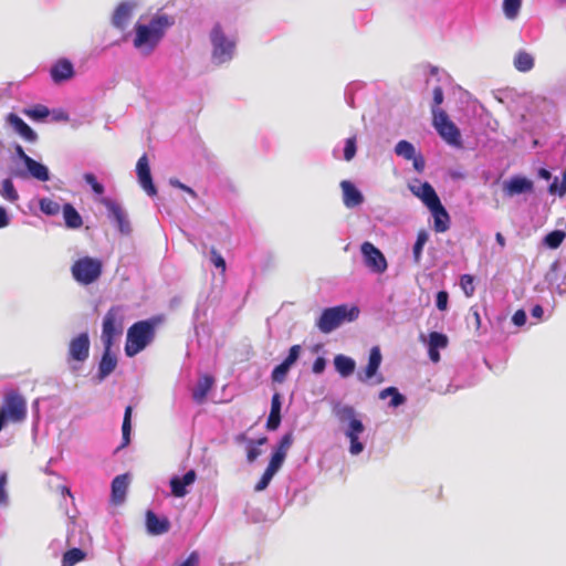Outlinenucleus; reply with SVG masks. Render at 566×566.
I'll list each match as a JSON object with an SVG mask.
<instances>
[{
	"mask_svg": "<svg viewBox=\"0 0 566 566\" xmlns=\"http://www.w3.org/2000/svg\"><path fill=\"white\" fill-rule=\"evenodd\" d=\"M128 488V475H117L112 482V500L114 503L119 504L125 500L126 491Z\"/></svg>",
	"mask_w": 566,
	"mask_h": 566,
	"instance_id": "29",
	"label": "nucleus"
},
{
	"mask_svg": "<svg viewBox=\"0 0 566 566\" xmlns=\"http://www.w3.org/2000/svg\"><path fill=\"white\" fill-rule=\"evenodd\" d=\"M285 458L281 453L273 452L266 470L275 474L281 469Z\"/></svg>",
	"mask_w": 566,
	"mask_h": 566,
	"instance_id": "47",
	"label": "nucleus"
},
{
	"mask_svg": "<svg viewBox=\"0 0 566 566\" xmlns=\"http://www.w3.org/2000/svg\"><path fill=\"white\" fill-rule=\"evenodd\" d=\"M63 217L67 228L78 229L83 224V220L77 210L71 205L65 203L63 206Z\"/></svg>",
	"mask_w": 566,
	"mask_h": 566,
	"instance_id": "31",
	"label": "nucleus"
},
{
	"mask_svg": "<svg viewBox=\"0 0 566 566\" xmlns=\"http://www.w3.org/2000/svg\"><path fill=\"white\" fill-rule=\"evenodd\" d=\"M39 206L40 210L48 216H55L61 210L60 205L56 201L49 198L41 199Z\"/></svg>",
	"mask_w": 566,
	"mask_h": 566,
	"instance_id": "41",
	"label": "nucleus"
},
{
	"mask_svg": "<svg viewBox=\"0 0 566 566\" xmlns=\"http://www.w3.org/2000/svg\"><path fill=\"white\" fill-rule=\"evenodd\" d=\"M334 366L337 373L346 378L355 371L356 363L353 358L339 354L334 358Z\"/></svg>",
	"mask_w": 566,
	"mask_h": 566,
	"instance_id": "30",
	"label": "nucleus"
},
{
	"mask_svg": "<svg viewBox=\"0 0 566 566\" xmlns=\"http://www.w3.org/2000/svg\"><path fill=\"white\" fill-rule=\"evenodd\" d=\"M333 411L342 423L348 422L345 436H359L364 432L365 427L361 420L357 418L354 407L336 405Z\"/></svg>",
	"mask_w": 566,
	"mask_h": 566,
	"instance_id": "10",
	"label": "nucleus"
},
{
	"mask_svg": "<svg viewBox=\"0 0 566 566\" xmlns=\"http://www.w3.org/2000/svg\"><path fill=\"white\" fill-rule=\"evenodd\" d=\"M411 160H413V167L417 171H422L423 168H424V160H423V157L421 155H415V158H412Z\"/></svg>",
	"mask_w": 566,
	"mask_h": 566,
	"instance_id": "62",
	"label": "nucleus"
},
{
	"mask_svg": "<svg viewBox=\"0 0 566 566\" xmlns=\"http://www.w3.org/2000/svg\"><path fill=\"white\" fill-rule=\"evenodd\" d=\"M124 314L123 307L119 305L112 306L103 318L102 326V342L104 347H112L117 337L123 334L124 331Z\"/></svg>",
	"mask_w": 566,
	"mask_h": 566,
	"instance_id": "7",
	"label": "nucleus"
},
{
	"mask_svg": "<svg viewBox=\"0 0 566 566\" xmlns=\"http://www.w3.org/2000/svg\"><path fill=\"white\" fill-rule=\"evenodd\" d=\"M395 153L407 160H411L415 158L416 149L413 145L408 140H400L395 147Z\"/></svg>",
	"mask_w": 566,
	"mask_h": 566,
	"instance_id": "39",
	"label": "nucleus"
},
{
	"mask_svg": "<svg viewBox=\"0 0 566 566\" xmlns=\"http://www.w3.org/2000/svg\"><path fill=\"white\" fill-rule=\"evenodd\" d=\"M428 339V355L431 361H440L439 349H444L449 345V338L446 334L439 332L429 333Z\"/></svg>",
	"mask_w": 566,
	"mask_h": 566,
	"instance_id": "16",
	"label": "nucleus"
},
{
	"mask_svg": "<svg viewBox=\"0 0 566 566\" xmlns=\"http://www.w3.org/2000/svg\"><path fill=\"white\" fill-rule=\"evenodd\" d=\"M210 261L216 268L220 269L222 273L226 272V261L216 248L210 249Z\"/></svg>",
	"mask_w": 566,
	"mask_h": 566,
	"instance_id": "49",
	"label": "nucleus"
},
{
	"mask_svg": "<svg viewBox=\"0 0 566 566\" xmlns=\"http://www.w3.org/2000/svg\"><path fill=\"white\" fill-rule=\"evenodd\" d=\"M136 172L142 188L149 195L156 196L157 189L153 182L148 157L144 154L137 161Z\"/></svg>",
	"mask_w": 566,
	"mask_h": 566,
	"instance_id": "13",
	"label": "nucleus"
},
{
	"mask_svg": "<svg viewBox=\"0 0 566 566\" xmlns=\"http://www.w3.org/2000/svg\"><path fill=\"white\" fill-rule=\"evenodd\" d=\"M210 41L212 44L211 57L214 63L223 64L233 59L235 51V40L229 39L221 24L218 22L210 32Z\"/></svg>",
	"mask_w": 566,
	"mask_h": 566,
	"instance_id": "4",
	"label": "nucleus"
},
{
	"mask_svg": "<svg viewBox=\"0 0 566 566\" xmlns=\"http://www.w3.org/2000/svg\"><path fill=\"white\" fill-rule=\"evenodd\" d=\"M197 474L195 470H189L182 478L172 476L170 479L171 494L176 497H184L188 494L187 486L196 481Z\"/></svg>",
	"mask_w": 566,
	"mask_h": 566,
	"instance_id": "17",
	"label": "nucleus"
},
{
	"mask_svg": "<svg viewBox=\"0 0 566 566\" xmlns=\"http://www.w3.org/2000/svg\"><path fill=\"white\" fill-rule=\"evenodd\" d=\"M0 195L3 199L15 202L19 199V193L14 188L11 179L7 178L0 182Z\"/></svg>",
	"mask_w": 566,
	"mask_h": 566,
	"instance_id": "35",
	"label": "nucleus"
},
{
	"mask_svg": "<svg viewBox=\"0 0 566 566\" xmlns=\"http://www.w3.org/2000/svg\"><path fill=\"white\" fill-rule=\"evenodd\" d=\"M132 406H127L124 412V419L122 424V444L120 448H125L130 442V431H132Z\"/></svg>",
	"mask_w": 566,
	"mask_h": 566,
	"instance_id": "33",
	"label": "nucleus"
},
{
	"mask_svg": "<svg viewBox=\"0 0 566 566\" xmlns=\"http://www.w3.org/2000/svg\"><path fill=\"white\" fill-rule=\"evenodd\" d=\"M432 125L439 136L449 145L461 148L462 139L460 129L449 118L448 114L441 109L432 107Z\"/></svg>",
	"mask_w": 566,
	"mask_h": 566,
	"instance_id": "6",
	"label": "nucleus"
},
{
	"mask_svg": "<svg viewBox=\"0 0 566 566\" xmlns=\"http://www.w3.org/2000/svg\"><path fill=\"white\" fill-rule=\"evenodd\" d=\"M90 337L87 333H81L73 337L67 347L69 363H84L90 355Z\"/></svg>",
	"mask_w": 566,
	"mask_h": 566,
	"instance_id": "11",
	"label": "nucleus"
},
{
	"mask_svg": "<svg viewBox=\"0 0 566 566\" xmlns=\"http://www.w3.org/2000/svg\"><path fill=\"white\" fill-rule=\"evenodd\" d=\"M467 323L468 325H472L475 331L480 329L481 326V317L480 313L475 307H471L469 315L467 316Z\"/></svg>",
	"mask_w": 566,
	"mask_h": 566,
	"instance_id": "50",
	"label": "nucleus"
},
{
	"mask_svg": "<svg viewBox=\"0 0 566 566\" xmlns=\"http://www.w3.org/2000/svg\"><path fill=\"white\" fill-rule=\"evenodd\" d=\"M133 9L134 4L130 2L124 1L119 3L112 17L113 25L119 30H124L132 19Z\"/></svg>",
	"mask_w": 566,
	"mask_h": 566,
	"instance_id": "19",
	"label": "nucleus"
},
{
	"mask_svg": "<svg viewBox=\"0 0 566 566\" xmlns=\"http://www.w3.org/2000/svg\"><path fill=\"white\" fill-rule=\"evenodd\" d=\"M326 367V360L323 357H317L313 364L312 370L314 374H322Z\"/></svg>",
	"mask_w": 566,
	"mask_h": 566,
	"instance_id": "57",
	"label": "nucleus"
},
{
	"mask_svg": "<svg viewBox=\"0 0 566 566\" xmlns=\"http://www.w3.org/2000/svg\"><path fill=\"white\" fill-rule=\"evenodd\" d=\"M50 75L55 84L70 81L75 75L74 65L69 59L61 57L51 66Z\"/></svg>",
	"mask_w": 566,
	"mask_h": 566,
	"instance_id": "14",
	"label": "nucleus"
},
{
	"mask_svg": "<svg viewBox=\"0 0 566 566\" xmlns=\"http://www.w3.org/2000/svg\"><path fill=\"white\" fill-rule=\"evenodd\" d=\"M8 483V475L6 472L0 473V505H6L8 503V494L6 491V486Z\"/></svg>",
	"mask_w": 566,
	"mask_h": 566,
	"instance_id": "54",
	"label": "nucleus"
},
{
	"mask_svg": "<svg viewBox=\"0 0 566 566\" xmlns=\"http://www.w3.org/2000/svg\"><path fill=\"white\" fill-rule=\"evenodd\" d=\"M460 286L465 296L471 297L475 292L474 277L471 274H463L460 277Z\"/></svg>",
	"mask_w": 566,
	"mask_h": 566,
	"instance_id": "42",
	"label": "nucleus"
},
{
	"mask_svg": "<svg viewBox=\"0 0 566 566\" xmlns=\"http://www.w3.org/2000/svg\"><path fill=\"white\" fill-rule=\"evenodd\" d=\"M521 6L522 0H503L504 15L510 20H514L520 13Z\"/></svg>",
	"mask_w": 566,
	"mask_h": 566,
	"instance_id": "40",
	"label": "nucleus"
},
{
	"mask_svg": "<svg viewBox=\"0 0 566 566\" xmlns=\"http://www.w3.org/2000/svg\"><path fill=\"white\" fill-rule=\"evenodd\" d=\"M111 350L112 347H104V353L98 364L99 379L106 378L115 370L117 366V358L111 353Z\"/></svg>",
	"mask_w": 566,
	"mask_h": 566,
	"instance_id": "25",
	"label": "nucleus"
},
{
	"mask_svg": "<svg viewBox=\"0 0 566 566\" xmlns=\"http://www.w3.org/2000/svg\"><path fill=\"white\" fill-rule=\"evenodd\" d=\"M349 439V452L353 455L359 454L364 450V444L359 441V436H346Z\"/></svg>",
	"mask_w": 566,
	"mask_h": 566,
	"instance_id": "53",
	"label": "nucleus"
},
{
	"mask_svg": "<svg viewBox=\"0 0 566 566\" xmlns=\"http://www.w3.org/2000/svg\"><path fill=\"white\" fill-rule=\"evenodd\" d=\"M102 261L91 256L80 258L71 268L74 280L83 285H88L97 281L102 275Z\"/></svg>",
	"mask_w": 566,
	"mask_h": 566,
	"instance_id": "8",
	"label": "nucleus"
},
{
	"mask_svg": "<svg viewBox=\"0 0 566 566\" xmlns=\"http://www.w3.org/2000/svg\"><path fill=\"white\" fill-rule=\"evenodd\" d=\"M8 122L14 127V129L28 142L33 143L36 140V134L34 130L18 115L10 113L8 115Z\"/></svg>",
	"mask_w": 566,
	"mask_h": 566,
	"instance_id": "26",
	"label": "nucleus"
},
{
	"mask_svg": "<svg viewBox=\"0 0 566 566\" xmlns=\"http://www.w3.org/2000/svg\"><path fill=\"white\" fill-rule=\"evenodd\" d=\"M25 114L33 119H44L49 116L50 112L46 106L43 105H36L33 108L25 112Z\"/></svg>",
	"mask_w": 566,
	"mask_h": 566,
	"instance_id": "45",
	"label": "nucleus"
},
{
	"mask_svg": "<svg viewBox=\"0 0 566 566\" xmlns=\"http://www.w3.org/2000/svg\"><path fill=\"white\" fill-rule=\"evenodd\" d=\"M381 364V353L379 347H373L370 349L368 364L364 370V374L358 375V379L363 382L374 377Z\"/></svg>",
	"mask_w": 566,
	"mask_h": 566,
	"instance_id": "23",
	"label": "nucleus"
},
{
	"mask_svg": "<svg viewBox=\"0 0 566 566\" xmlns=\"http://www.w3.org/2000/svg\"><path fill=\"white\" fill-rule=\"evenodd\" d=\"M86 553L81 548H71L66 551L62 557V566H74L84 560Z\"/></svg>",
	"mask_w": 566,
	"mask_h": 566,
	"instance_id": "34",
	"label": "nucleus"
},
{
	"mask_svg": "<svg viewBox=\"0 0 566 566\" xmlns=\"http://www.w3.org/2000/svg\"><path fill=\"white\" fill-rule=\"evenodd\" d=\"M170 24L166 14L155 15L149 24L136 23L134 46L145 54H150Z\"/></svg>",
	"mask_w": 566,
	"mask_h": 566,
	"instance_id": "1",
	"label": "nucleus"
},
{
	"mask_svg": "<svg viewBox=\"0 0 566 566\" xmlns=\"http://www.w3.org/2000/svg\"><path fill=\"white\" fill-rule=\"evenodd\" d=\"M449 294L446 291H439L437 293L436 305L438 310L446 311L448 307Z\"/></svg>",
	"mask_w": 566,
	"mask_h": 566,
	"instance_id": "55",
	"label": "nucleus"
},
{
	"mask_svg": "<svg viewBox=\"0 0 566 566\" xmlns=\"http://www.w3.org/2000/svg\"><path fill=\"white\" fill-rule=\"evenodd\" d=\"M273 476H274V474L265 469V471L263 472L261 479L255 484L254 490L256 492L265 490L268 488V485L270 484V482H271Z\"/></svg>",
	"mask_w": 566,
	"mask_h": 566,
	"instance_id": "51",
	"label": "nucleus"
},
{
	"mask_svg": "<svg viewBox=\"0 0 566 566\" xmlns=\"http://www.w3.org/2000/svg\"><path fill=\"white\" fill-rule=\"evenodd\" d=\"M340 187L343 190V201L347 208L357 207L364 201L363 195L350 181H342Z\"/></svg>",
	"mask_w": 566,
	"mask_h": 566,
	"instance_id": "22",
	"label": "nucleus"
},
{
	"mask_svg": "<svg viewBox=\"0 0 566 566\" xmlns=\"http://www.w3.org/2000/svg\"><path fill=\"white\" fill-rule=\"evenodd\" d=\"M533 189V181L522 176H514L503 185V191L507 197L532 192Z\"/></svg>",
	"mask_w": 566,
	"mask_h": 566,
	"instance_id": "15",
	"label": "nucleus"
},
{
	"mask_svg": "<svg viewBox=\"0 0 566 566\" xmlns=\"http://www.w3.org/2000/svg\"><path fill=\"white\" fill-rule=\"evenodd\" d=\"M10 219L7 210L3 207H0V229L9 226Z\"/></svg>",
	"mask_w": 566,
	"mask_h": 566,
	"instance_id": "61",
	"label": "nucleus"
},
{
	"mask_svg": "<svg viewBox=\"0 0 566 566\" xmlns=\"http://www.w3.org/2000/svg\"><path fill=\"white\" fill-rule=\"evenodd\" d=\"M565 193H566V170L564 171L563 181L559 185V190H558L559 196H564Z\"/></svg>",
	"mask_w": 566,
	"mask_h": 566,
	"instance_id": "64",
	"label": "nucleus"
},
{
	"mask_svg": "<svg viewBox=\"0 0 566 566\" xmlns=\"http://www.w3.org/2000/svg\"><path fill=\"white\" fill-rule=\"evenodd\" d=\"M514 67L520 72H528L534 67V57L526 51H518L513 61Z\"/></svg>",
	"mask_w": 566,
	"mask_h": 566,
	"instance_id": "32",
	"label": "nucleus"
},
{
	"mask_svg": "<svg viewBox=\"0 0 566 566\" xmlns=\"http://www.w3.org/2000/svg\"><path fill=\"white\" fill-rule=\"evenodd\" d=\"M443 102V91L441 86H436L433 88V106L436 108H440L439 105Z\"/></svg>",
	"mask_w": 566,
	"mask_h": 566,
	"instance_id": "56",
	"label": "nucleus"
},
{
	"mask_svg": "<svg viewBox=\"0 0 566 566\" xmlns=\"http://www.w3.org/2000/svg\"><path fill=\"white\" fill-rule=\"evenodd\" d=\"M512 319H513V323H514L515 325H517V326H522V325H524V324H525V322H526V314H525V312H524V311L518 310V311H516V312L514 313V315H513V318H512Z\"/></svg>",
	"mask_w": 566,
	"mask_h": 566,
	"instance_id": "58",
	"label": "nucleus"
},
{
	"mask_svg": "<svg viewBox=\"0 0 566 566\" xmlns=\"http://www.w3.org/2000/svg\"><path fill=\"white\" fill-rule=\"evenodd\" d=\"M365 265L374 273L381 274L387 268L388 263L384 253L375 247L371 242H364L360 247Z\"/></svg>",
	"mask_w": 566,
	"mask_h": 566,
	"instance_id": "9",
	"label": "nucleus"
},
{
	"mask_svg": "<svg viewBox=\"0 0 566 566\" xmlns=\"http://www.w3.org/2000/svg\"><path fill=\"white\" fill-rule=\"evenodd\" d=\"M101 203L106 207L109 214L116 221L119 232L129 234L132 232L130 222L122 207L108 198H103Z\"/></svg>",
	"mask_w": 566,
	"mask_h": 566,
	"instance_id": "12",
	"label": "nucleus"
},
{
	"mask_svg": "<svg viewBox=\"0 0 566 566\" xmlns=\"http://www.w3.org/2000/svg\"><path fill=\"white\" fill-rule=\"evenodd\" d=\"M387 396H390V398H391V401H390L391 407H398V406L402 405L406 400L405 396H402L396 387L385 388L379 394L380 399H385Z\"/></svg>",
	"mask_w": 566,
	"mask_h": 566,
	"instance_id": "38",
	"label": "nucleus"
},
{
	"mask_svg": "<svg viewBox=\"0 0 566 566\" xmlns=\"http://www.w3.org/2000/svg\"><path fill=\"white\" fill-rule=\"evenodd\" d=\"M433 217V229L438 233L446 232L450 228V217L442 203L430 209Z\"/></svg>",
	"mask_w": 566,
	"mask_h": 566,
	"instance_id": "24",
	"label": "nucleus"
},
{
	"mask_svg": "<svg viewBox=\"0 0 566 566\" xmlns=\"http://www.w3.org/2000/svg\"><path fill=\"white\" fill-rule=\"evenodd\" d=\"M291 367H289L287 365H285L284 363H281L280 365H277L273 371H272V380L274 382H283L285 380V377L289 373Z\"/></svg>",
	"mask_w": 566,
	"mask_h": 566,
	"instance_id": "46",
	"label": "nucleus"
},
{
	"mask_svg": "<svg viewBox=\"0 0 566 566\" xmlns=\"http://www.w3.org/2000/svg\"><path fill=\"white\" fill-rule=\"evenodd\" d=\"M24 165L27 167V172L15 171L13 176L24 178L27 175H30L40 181H48L50 179L49 169L43 164L34 160L33 158H30Z\"/></svg>",
	"mask_w": 566,
	"mask_h": 566,
	"instance_id": "18",
	"label": "nucleus"
},
{
	"mask_svg": "<svg viewBox=\"0 0 566 566\" xmlns=\"http://www.w3.org/2000/svg\"><path fill=\"white\" fill-rule=\"evenodd\" d=\"M170 184L174 186V187H177L186 192H188L189 195H191L192 197H196V192L193 191V189H191L190 187L184 185L182 182H180L179 180L177 179H171L170 180Z\"/></svg>",
	"mask_w": 566,
	"mask_h": 566,
	"instance_id": "59",
	"label": "nucleus"
},
{
	"mask_svg": "<svg viewBox=\"0 0 566 566\" xmlns=\"http://www.w3.org/2000/svg\"><path fill=\"white\" fill-rule=\"evenodd\" d=\"M566 234L564 231L554 230L544 237L543 243L549 249H557L563 243Z\"/></svg>",
	"mask_w": 566,
	"mask_h": 566,
	"instance_id": "37",
	"label": "nucleus"
},
{
	"mask_svg": "<svg viewBox=\"0 0 566 566\" xmlns=\"http://www.w3.org/2000/svg\"><path fill=\"white\" fill-rule=\"evenodd\" d=\"M300 353H301V346L293 345L289 350V355L282 363H284L285 365L291 367L298 359Z\"/></svg>",
	"mask_w": 566,
	"mask_h": 566,
	"instance_id": "52",
	"label": "nucleus"
},
{
	"mask_svg": "<svg viewBox=\"0 0 566 566\" xmlns=\"http://www.w3.org/2000/svg\"><path fill=\"white\" fill-rule=\"evenodd\" d=\"M261 454V450L256 447H251L248 449L247 452V459L249 462H253L256 460V458Z\"/></svg>",
	"mask_w": 566,
	"mask_h": 566,
	"instance_id": "60",
	"label": "nucleus"
},
{
	"mask_svg": "<svg viewBox=\"0 0 566 566\" xmlns=\"http://www.w3.org/2000/svg\"><path fill=\"white\" fill-rule=\"evenodd\" d=\"M429 235L426 230H420L417 233V240L413 244L412 255L415 263H419L422 256V250L424 244L428 242Z\"/></svg>",
	"mask_w": 566,
	"mask_h": 566,
	"instance_id": "36",
	"label": "nucleus"
},
{
	"mask_svg": "<svg viewBox=\"0 0 566 566\" xmlns=\"http://www.w3.org/2000/svg\"><path fill=\"white\" fill-rule=\"evenodd\" d=\"M83 178L96 195L104 193V186L97 181L96 177L92 172L84 174Z\"/></svg>",
	"mask_w": 566,
	"mask_h": 566,
	"instance_id": "48",
	"label": "nucleus"
},
{
	"mask_svg": "<svg viewBox=\"0 0 566 566\" xmlns=\"http://www.w3.org/2000/svg\"><path fill=\"white\" fill-rule=\"evenodd\" d=\"M411 190L418 198L421 199V201L428 207L429 210L441 203L434 188L427 181L421 184L417 189L411 188Z\"/></svg>",
	"mask_w": 566,
	"mask_h": 566,
	"instance_id": "21",
	"label": "nucleus"
},
{
	"mask_svg": "<svg viewBox=\"0 0 566 566\" xmlns=\"http://www.w3.org/2000/svg\"><path fill=\"white\" fill-rule=\"evenodd\" d=\"M146 528L150 535H161L169 531L170 522L167 517H158L149 510L146 512Z\"/></svg>",
	"mask_w": 566,
	"mask_h": 566,
	"instance_id": "20",
	"label": "nucleus"
},
{
	"mask_svg": "<svg viewBox=\"0 0 566 566\" xmlns=\"http://www.w3.org/2000/svg\"><path fill=\"white\" fill-rule=\"evenodd\" d=\"M359 316V308L356 305L340 304L325 308L316 322L317 328L324 333L338 328L345 322H354Z\"/></svg>",
	"mask_w": 566,
	"mask_h": 566,
	"instance_id": "3",
	"label": "nucleus"
},
{
	"mask_svg": "<svg viewBox=\"0 0 566 566\" xmlns=\"http://www.w3.org/2000/svg\"><path fill=\"white\" fill-rule=\"evenodd\" d=\"M213 384H214V379L212 376H209V375L202 376L199 379L195 389L192 390V399L197 403H202L206 400L207 395L211 390Z\"/></svg>",
	"mask_w": 566,
	"mask_h": 566,
	"instance_id": "28",
	"label": "nucleus"
},
{
	"mask_svg": "<svg viewBox=\"0 0 566 566\" xmlns=\"http://www.w3.org/2000/svg\"><path fill=\"white\" fill-rule=\"evenodd\" d=\"M281 395L275 392L271 400V410L266 420L268 430H276L281 423Z\"/></svg>",
	"mask_w": 566,
	"mask_h": 566,
	"instance_id": "27",
	"label": "nucleus"
},
{
	"mask_svg": "<svg viewBox=\"0 0 566 566\" xmlns=\"http://www.w3.org/2000/svg\"><path fill=\"white\" fill-rule=\"evenodd\" d=\"M27 416V401L15 390L4 395L3 403L0 407V431L9 422H20Z\"/></svg>",
	"mask_w": 566,
	"mask_h": 566,
	"instance_id": "5",
	"label": "nucleus"
},
{
	"mask_svg": "<svg viewBox=\"0 0 566 566\" xmlns=\"http://www.w3.org/2000/svg\"><path fill=\"white\" fill-rule=\"evenodd\" d=\"M293 441H294L293 433L292 432L285 433L281 438V440H280V442H279V444H277V447H276L274 452L275 453H281L282 455L286 457L289 449L293 444Z\"/></svg>",
	"mask_w": 566,
	"mask_h": 566,
	"instance_id": "43",
	"label": "nucleus"
},
{
	"mask_svg": "<svg viewBox=\"0 0 566 566\" xmlns=\"http://www.w3.org/2000/svg\"><path fill=\"white\" fill-rule=\"evenodd\" d=\"M357 151V138L356 136H352L346 139L344 147V159L346 161H350Z\"/></svg>",
	"mask_w": 566,
	"mask_h": 566,
	"instance_id": "44",
	"label": "nucleus"
},
{
	"mask_svg": "<svg viewBox=\"0 0 566 566\" xmlns=\"http://www.w3.org/2000/svg\"><path fill=\"white\" fill-rule=\"evenodd\" d=\"M14 150H15V154L25 164L28 159H30L31 157L29 155L25 154L24 149L22 148L21 145H17L14 147Z\"/></svg>",
	"mask_w": 566,
	"mask_h": 566,
	"instance_id": "63",
	"label": "nucleus"
},
{
	"mask_svg": "<svg viewBox=\"0 0 566 566\" xmlns=\"http://www.w3.org/2000/svg\"><path fill=\"white\" fill-rule=\"evenodd\" d=\"M160 322V317H151L134 323L127 331L126 356L134 357L144 350L155 338L156 327Z\"/></svg>",
	"mask_w": 566,
	"mask_h": 566,
	"instance_id": "2",
	"label": "nucleus"
}]
</instances>
